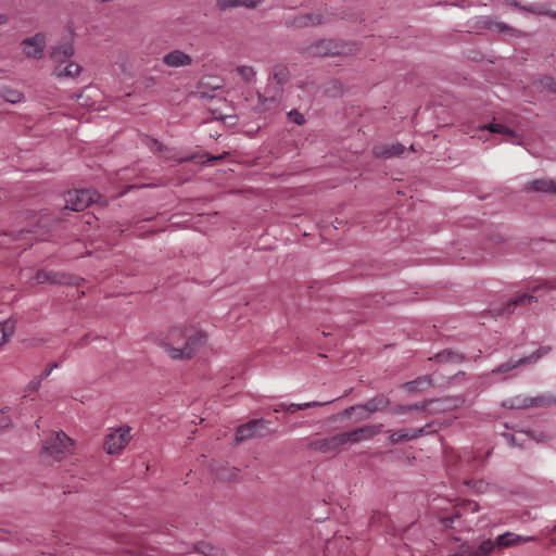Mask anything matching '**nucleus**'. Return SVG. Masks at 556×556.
<instances>
[{"mask_svg": "<svg viewBox=\"0 0 556 556\" xmlns=\"http://www.w3.org/2000/svg\"><path fill=\"white\" fill-rule=\"evenodd\" d=\"M386 405H387L386 400L383 397H379V399L369 400L368 402H366L364 404L363 408H365L369 413H375V412L382 409Z\"/></svg>", "mask_w": 556, "mask_h": 556, "instance_id": "nucleus-26", "label": "nucleus"}, {"mask_svg": "<svg viewBox=\"0 0 556 556\" xmlns=\"http://www.w3.org/2000/svg\"><path fill=\"white\" fill-rule=\"evenodd\" d=\"M289 117L298 125H302L304 123L303 115L295 110L289 112Z\"/></svg>", "mask_w": 556, "mask_h": 556, "instance_id": "nucleus-34", "label": "nucleus"}, {"mask_svg": "<svg viewBox=\"0 0 556 556\" xmlns=\"http://www.w3.org/2000/svg\"><path fill=\"white\" fill-rule=\"evenodd\" d=\"M328 402H307V403H302V404H290V405H285V404H280L278 407L275 408V412H280V410H289V412H295V410H299V409H306V408H309V407H314V406H319V405H324V404H327Z\"/></svg>", "mask_w": 556, "mask_h": 556, "instance_id": "nucleus-22", "label": "nucleus"}, {"mask_svg": "<svg viewBox=\"0 0 556 556\" xmlns=\"http://www.w3.org/2000/svg\"><path fill=\"white\" fill-rule=\"evenodd\" d=\"M9 22L8 15L0 13V26L7 24Z\"/></svg>", "mask_w": 556, "mask_h": 556, "instance_id": "nucleus-40", "label": "nucleus"}, {"mask_svg": "<svg viewBox=\"0 0 556 556\" xmlns=\"http://www.w3.org/2000/svg\"><path fill=\"white\" fill-rule=\"evenodd\" d=\"M0 94L3 100L12 104L20 103L24 99L23 93L18 89L12 87H2Z\"/></svg>", "mask_w": 556, "mask_h": 556, "instance_id": "nucleus-19", "label": "nucleus"}, {"mask_svg": "<svg viewBox=\"0 0 556 556\" xmlns=\"http://www.w3.org/2000/svg\"><path fill=\"white\" fill-rule=\"evenodd\" d=\"M435 357L440 363H457L463 359V355L453 351H444L442 353L437 354Z\"/></svg>", "mask_w": 556, "mask_h": 556, "instance_id": "nucleus-25", "label": "nucleus"}, {"mask_svg": "<svg viewBox=\"0 0 556 556\" xmlns=\"http://www.w3.org/2000/svg\"><path fill=\"white\" fill-rule=\"evenodd\" d=\"M478 509V505L476 503L469 502L467 504V510H470L471 513H475Z\"/></svg>", "mask_w": 556, "mask_h": 556, "instance_id": "nucleus-39", "label": "nucleus"}, {"mask_svg": "<svg viewBox=\"0 0 556 556\" xmlns=\"http://www.w3.org/2000/svg\"><path fill=\"white\" fill-rule=\"evenodd\" d=\"M74 450L73 440L63 431L52 432L42 443L41 457L60 462Z\"/></svg>", "mask_w": 556, "mask_h": 556, "instance_id": "nucleus-3", "label": "nucleus"}, {"mask_svg": "<svg viewBox=\"0 0 556 556\" xmlns=\"http://www.w3.org/2000/svg\"><path fill=\"white\" fill-rule=\"evenodd\" d=\"M75 54L73 37L50 47L49 56L52 62V75L56 79H76L84 67L73 60Z\"/></svg>", "mask_w": 556, "mask_h": 556, "instance_id": "nucleus-2", "label": "nucleus"}, {"mask_svg": "<svg viewBox=\"0 0 556 556\" xmlns=\"http://www.w3.org/2000/svg\"><path fill=\"white\" fill-rule=\"evenodd\" d=\"M99 194L90 189H80L70 191L66 195L65 208L80 212L87 208L91 203L96 202Z\"/></svg>", "mask_w": 556, "mask_h": 556, "instance_id": "nucleus-6", "label": "nucleus"}, {"mask_svg": "<svg viewBox=\"0 0 556 556\" xmlns=\"http://www.w3.org/2000/svg\"><path fill=\"white\" fill-rule=\"evenodd\" d=\"M36 280L37 282L39 283H45V282H59L60 281V278H59V275L55 274V273H49V271H46V270H39L37 274H36Z\"/></svg>", "mask_w": 556, "mask_h": 556, "instance_id": "nucleus-27", "label": "nucleus"}, {"mask_svg": "<svg viewBox=\"0 0 556 556\" xmlns=\"http://www.w3.org/2000/svg\"><path fill=\"white\" fill-rule=\"evenodd\" d=\"M424 432V429L420 428L418 430H401L392 432L390 435V441L392 443H399L401 441H407L417 438L420 433Z\"/></svg>", "mask_w": 556, "mask_h": 556, "instance_id": "nucleus-17", "label": "nucleus"}, {"mask_svg": "<svg viewBox=\"0 0 556 556\" xmlns=\"http://www.w3.org/2000/svg\"><path fill=\"white\" fill-rule=\"evenodd\" d=\"M40 386V380H36V381H31L28 386H27V391H36Z\"/></svg>", "mask_w": 556, "mask_h": 556, "instance_id": "nucleus-37", "label": "nucleus"}, {"mask_svg": "<svg viewBox=\"0 0 556 556\" xmlns=\"http://www.w3.org/2000/svg\"><path fill=\"white\" fill-rule=\"evenodd\" d=\"M527 434L535 442H542L545 439L544 434L538 431H528Z\"/></svg>", "mask_w": 556, "mask_h": 556, "instance_id": "nucleus-35", "label": "nucleus"}, {"mask_svg": "<svg viewBox=\"0 0 556 556\" xmlns=\"http://www.w3.org/2000/svg\"><path fill=\"white\" fill-rule=\"evenodd\" d=\"M542 86L551 92H556V81L551 77L543 78Z\"/></svg>", "mask_w": 556, "mask_h": 556, "instance_id": "nucleus-33", "label": "nucleus"}, {"mask_svg": "<svg viewBox=\"0 0 556 556\" xmlns=\"http://www.w3.org/2000/svg\"><path fill=\"white\" fill-rule=\"evenodd\" d=\"M131 428L128 426H121L113 429L104 441V450L108 454H118L124 450L131 440Z\"/></svg>", "mask_w": 556, "mask_h": 556, "instance_id": "nucleus-5", "label": "nucleus"}, {"mask_svg": "<svg viewBox=\"0 0 556 556\" xmlns=\"http://www.w3.org/2000/svg\"><path fill=\"white\" fill-rule=\"evenodd\" d=\"M236 72L245 83H252L255 78V71L250 65H240L236 68Z\"/></svg>", "mask_w": 556, "mask_h": 556, "instance_id": "nucleus-24", "label": "nucleus"}, {"mask_svg": "<svg viewBox=\"0 0 556 556\" xmlns=\"http://www.w3.org/2000/svg\"><path fill=\"white\" fill-rule=\"evenodd\" d=\"M533 300H534L533 295L521 294V295L515 298L511 302H509L507 304V307L504 311L498 312V314H506V313L509 314L510 312H513L515 306L530 304L531 301H533Z\"/></svg>", "mask_w": 556, "mask_h": 556, "instance_id": "nucleus-23", "label": "nucleus"}, {"mask_svg": "<svg viewBox=\"0 0 556 556\" xmlns=\"http://www.w3.org/2000/svg\"><path fill=\"white\" fill-rule=\"evenodd\" d=\"M429 384H430V381L428 380V378H424V379H419L416 381L407 382L405 384V388L409 392L421 391V390H424V388H426Z\"/></svg>", "mask_w": 556, "mask_h": 556, "instance_id": "nucleus-30", "label": "nucleus"}, {"mask_svg": "<svg viewBox=\"0 0 556 556\" xmlns=\"http://www.w3.org/2000/svg\"><path fill=\"white\" fill-rule=\"evenodd\" d=\"M381 430V426H364L354 429L349 432L339 433L334 437V440L339 444L356 443L359 441L368 440L378 434Z\"/></svg>", "mask_w": 556, "mask_h": 556, "instance_id": "nucleus-7", "label": "nucleus"}, {"mask_svg": "<svg viewBox=\"0 0 556 556\" xmlns=\"http://www.w3.org/2000/svg\"><path fill=\"white\" fill-rule=\"evenodd\" d=\"M15 323L7 319L0 323V345L4 344L14 333Z\"/></svg>", "mask_w": 556, "mask_h": 556, "instance_id": "nucleus-21", "label": "nucleus"}, {"mask_svg": "<svg viewBox=\"0 0 556 556\" xmlns=\"http://www.w3.org/2000/svg\"><path fill=\"white\" fill-rule=\"evenodd\" d=\"M11 412L12 408L10 406H5L0 409V429H4L11 426Z\"/></svg>", "mask_w": 556, "mask_h": 556, "instance_id": "nucleus-28", "label": "nucleus"}, {"mask_svg": "<svg viewBox=\"0 0 556 556\" xmlns=\"http://www.w3.org/2000/svg\"><path fill=\"white\" fill-rule=\"evenodd\" d=\"M215 1H216V5L220 10H226L228 8L238 7V5H243L244 7V3H251L248 0H215Z\"/></svg>", "mask_w": 556, "mask_h": 556, "instance_id": "nucleus-32", "label": "nucleus"}, {"mask_svg": "<svg viewBox=\"0 0 556 556\" xmlns=\"http://www.w3.org/2000/svg\"><path fill=\"white\" fill-rule=\"evenodd\" d=\"M548 352V349L547 348H541L538 350L536 354H532L528 357H525V358H520L518 361H508L507 363H504L502 365H500L497 368L493 369L492 370V375H497V374H504V372H507L514 368H516L518 365L520 364H526V363H534L536 362L542 355H545L547 354Z\"/></svg>", "mask_w": 556, "mask_h": 556, "instance_id": "nucleus-9", "label": "nucleus"}, {"mask_svg": "<svg viewBox=\"0 0 556 556\" xmlns=\"http://www.w3.org/2000/svg\"><path fill=\"white\" fill-rule=\"evenodd\" d=\"M163 62L169 67H184L191 65L192 58L180 50H173L164 55Z\"/></svg>", "mask_w": 556, "mask_h": 556, "instance_id": "nucleus-12", "label": "nucleus"}, {"mask_svg": "<svg viewBox=\"0 0 556 556\" xmlns=\"http://www.w3.org/2000/svg\"><path fill=\"white\" fill-rule=\"evenodd\" d=\"M530 188L534 191L556 193V181L545 178L535 179L530 184Z\"/></svg>", "mask_w": 556, "mask_h": 556, "instance_id": "nucleus-18", "label": "nucleus"}, {"mask_svg": "<svg viewBox=\"0 0 556 556\" xmlns=\"http://www.w3.org/2000/svg\"><path fill=\"white\" fill-rule=\"evenodd\" d=\"M532 292H538L542 289L544 290H556V280L553 281H544V282H534L532 286L528 287Z\"/></svg>", "mask_w": 556, "mask_h": 556, "instance_id": "nucleus-31", "label": "nucleus"}, {"mask_svg": "<svg viewBox=\"0 0 556 556\" xmlns=\"http://www.w3.org/2000/svg\"><path fill=\"white\" fill-rule=\"evenodd\" d=\"M548 402H549V400L545 399V397L517 396L515 399L504 402V406H507L509 408L520 409V408H527V407H532V406L546 405Z\"/></svg>", "mask_w": 556, "mask_h": 556, "instance_id": "nucleus-11", "label": "nucleus"}, {"mask_svg": "<svg viewBox=\"0 0 556 556\" xmlns=\"http://www.w3.org/2000/svg\"><path fill=\"white\" fill-rule=\"evenodd\" d=\"M404 152V147L400 143L390 144V146H376L374 148V154L377 157H392Z\"/></svg>", "mask_w": 556, "mask_h": 556, "instance_id": "nucleus-16", "label": "nucleus"}, {"mask_svg": "<svg viewBox=\"0 0 556 556\" xmlns=\"http://www.w3.org/2000/svg\"><path fill=\"white\" fill-rule=\"evenodd\" d=\"M532 541H535L534 536H525L513 532H506L496 538L497 548L500 549L521 545Z\"/></svg>", "mask_w": 556, "mask_h": 556, "instance_id": "nucleus-10", "label": "nucleus"}, {"mask_svg": "<svg viewBox=\"0 0 556 556\" xmlns=\"http://www.w3.org/2000/svg\"><path fill=\"white\" fill-rule=\"evenodd\" d=\"M495 548H497V544H496V540L495 541H491V540H486V541H483L477 551H469V547L466 545H463L462 546V551L460 552H457L459 555H464V556H488L492 551H494Z\"/></svg>", "mask_w": 556, "mask_h": 556, "instance_id": "nucleus-14", "label": "nucleus"}, {"mask_svg": "<svg viewBox=\"0 0 556 556\" xmlns=\"http://www.w3.org/2000/svg\"><path fill=\"white\" fill-rule=\"evenodd\" d=\"M47 47V37L43 33H37L24 38L20 48L26 59L38 61L43 58Z\"/></svg>", "mask_w": 556, "mask_h": 556, "instance_id": "nucleus-4", "label": "nucleus"}, {"mask_svg": "<svg viewBox=\"0 0 556 556\" xmlns=\"http://www.w3.org/2000/svg\"><path fill=\"white\" fill-rule=\"evenodd\" d=\"M93 92V88L91 87H88L84 90V93L79 94L78 96V101L83 100L85 97L89 98L91 96V93Z\"/></svg>", "mask_w": 556, "mask_h": 556, "instance_id": "nucleus-36", "label": "nucleus"}, {"mask_svg": "<svg viewBox=\"0 0 556 556\" xmlns=\"http://www.w3.org/2000/svg\"><path fill=\"white\" fill-rule=\"evenodd\" d=\"M200 551L205 556H225L224 549L206 543L201 544Z\"/></svg>", "mask_w": 556, "mask_h": 556, "instance_id": "nucleus-29", "label": "nucleus"}, {"mask_svg": "<svg viewBox=\"0 0 556 556\" xmlns=\"http://www.w3.org/2000/svg\"><path fill=\"white\" fill-rule=\"evenodd\" d=\"M56 367H58V364H53L50 369H48L41 374L40 379L48 377L51 374L52 369L56 368Z\"/></svg>", "mask_w": 556, "mask_h": 556, "instance_id": "nucleus-38", "label": "nucleus"}, {"mask_svg": "<svg viewBox=\"0 0 556 556\" xmlns=\"http://www.w3.org/2000/svg\"><path fill=\"white\" fill-rule=\"evenodd\" d=\"M266 430V422L263 419L250 420L237 428L236 442L239 443L257 435H263Z\"/></svg>", "mask_w": 556, "mask_h": 556, "instance_id": "nucleus-8", "label": "nucleus"}, {"mask_svg": "<svg viewBox=\"0 0 556 556\" xmlns=\"http://www.w3.org/2000/svg\"><path fill=\"white\" fill-rule=\"evenodd\" d=\"M331 18L329 14H323L320 12L309 13L300 15L295 18L294 24L299 27H306L329 22Z\"/></svg>", "mask_w": 556, "mask_h": 556, "instance_id": "nucleus-13", "label": "nucleus"}, {"mask_svg": "<svg viewBox=\"0 0 556 556\" xmlns=\"http://www.w3.org/2000/svg\"><path fill=\"white\" fill-rule=\"evenodd\" d=\"M483 128H488L492 132L506 135L508 137L507 140H509L513 143H520L515 132L502 124L492 123L489 124L488 126H483Z\"/></svg>", "mask_w": 556, "mask_h": 556, "instance_id": "nucleus-20", "label": "nucleus"}, {"mask_svg": "<svg viewBox=\"0 0 556 556\" xmlns=\"http://www.w3.org/2000/svg\"><path fill=\"white\" fill-rule=\"evenodd\" d=\"M442 526L446 529H457L463 528L465 523H471L472 520H468L467 518L463 519V515L458 511L453 513L452 515L442 517L440 519Z\"/></svg>", "mask_w": 556, "mask_h": 556, "instance_id": "nucleus-15", "label": "nucleus"}, {"mask_svg": "<svg viewBox=\"0 0 556 556\" xmlns=\"http://www.w3.org/2000/svg\"><path fill=\"white\" fill-rule=\"evenodd\" d=\"M509 439H510V443L515 444V438L514 437H509Z\"/></svg>", "mask_w": 556, "mask_h": 556, "instance_id": "nucleus-41", "label": "nucleus"}, {"mask_svg": "<svg viewBox=\"0 0 556 556\" xmlns=\"http://www.w3.org/2000/svg\"><path fill=\"white\" fill-rule=\"evenodd\" d=\"M552 531H556V525L553 527V530Z\"/></svg>", "mask_w": 556, "mask_h": 556, "instance_id": "nucleus-42", "label": "nucleus"}, {"mask_svg": "<svg viewBox=\"0 0 556 556\" xmlns=\"http://www.w3.org/2000/svg\"><path fill=\"white\" fill-rule=\"evenodd\" d=\"M203 343L204 334L193 327L174 328L162 341L165 351L175 359L190 358Z\"/></svg>", "mask_w": 556, "mask_h": 556, "instance_id": "nucleus-1", "label": "nucleus"}]
</instances>
